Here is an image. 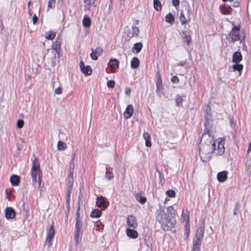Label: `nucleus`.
<instances>
[{
    "instance_id": "39",
    "label": "nucleus",
    "mask_w": 251,
    "mask_h": 251,
    "mask_svg": "<svg viewBox=\"0 0 251 251\" xmlns=\"http://www.w3.org/2000/svg\"><path fill=\"white\" fill-rule=\"evenodd\" d=\"M179 19V21L182 25H183V24H185L186 23L187 21L186 20V18L184 15L183 12H180Z\"/></svg>"
},
{
    "instance_id": "28",
    "label": "nucleus",
    "mask_w": 251,
    "mask_h": 251,
    "mask_svg": "<svg viewBox=\"0 0 251 251\" xmlns=\"http://www.w3.org/2000/svg\"><path fill=\"white\" fill-rule=\"evenodd\" d=\"M82 23H83V26L86 27H88L90 26V25H91V19L87 16H85L84 17Z\"/></svg>"
},
{
    "instance_id": "55",
    "label": "nucleus",
    "mask_w": 251,
    "mask_h": 251,
    "mask_svg": "<svg viewBox=\"0 0 251 251\" xmlns=\"http://www.w3.org/2000/svg\"><path fill=\"white\" fill-rule=\"evenodd\" d=\"M185 235H186V237L188 238L190 234V230L189 228H187L186 226L185 227V232H184Z\"/></svg>"
},
{
    "instance_id": "52",
    "label": "nucleus",
    "mask_w": 251,
    "mask_h": 251,
    "mask_svg": "<svg viewBox=\"0 0 251 251\" xmlns=\"http://www.w3.org/2000/svg\"><path fill=\"white\" fill-rule=\"evenodd\" d=\"M125 94L127 96H129L131 94V89L129 87H126L125 89Z\"/></svg>"
},
{
    "instance_id": "56",
    "label": "nucleus",
    "mask_w": 251,
    "mask_h": 251,
    "mask_svg": "<svg viewBox=\"0 0 251 251\" xmlns=\"http://www.w3.org/2000/svg\"><path fill=\"white\" fill-rule=\"evenodd\" d=\"M38 20V17L35 15H34L32 18L33 24L35 25L37 22Z\"/></svg>"
},
{
    "instance_id": "23",
    "label": "nucleus",
    "mask_w": 251,
    "mask_h": 251,
    "mask_svg": "<svg viewBox=\"0 0 251 251\" xmlns=\"http://www.w3.org/2000/svg\"><path fill=\"white\" fill-rule=\"evenodd\" d=\"M74 184L73 176L68 175L67 178V191H72L73 190Z\"/></svg>"
},
{
    "instance_id": "18",
    "label": "nucleus",
    "mask_w": 251,
    "mask_h": 251,
    "mask_svg": "<svg viewBox=\"0 0 251 251\" xmlns=\"http://www.w3.org/2000/svg\"><path fill=\"white\" fill-rule=\"evenodd\" d=\"M242 59V55L240 52L236 51L232 55V62L235 63H239Z\"/></svg>"
},
{
    "instance_id": "40",
    "label": "nucleus",
    "mask_w": 251,
    "mask_h": 251,
    "mask_svg": "<svg viewBox=\"0 0 251 251\" xmlns=\"http://www.w3.org/2000/svg\"><path fill=\"white\" fill-rule=\"evenodd\" d=\"M166 195L170 198H175L176 196V192L173 190H168L166 192Z\"/></svg>"
},
{
    "instance_id": "31",
    "label": "nucleus",
    "mask_w": 251,
    "mask_h": 251,
    "mask_svg": "<svg viewBox=\"0 0 251 251\" xmlns=\"http://www.w3.org/2000/svg\"><path fill=\"white\" fill-rule=\"evenodd\" d=\"M232 68L234 71H238L239 73V74L241 75V72L243 68V66L239 63H237L232 66Z\"/></svg>"
},
{
    "instance_id": "44",
    "label": "nucleus",
    "mask_w": 251,
    "mask_h": 251,
    "mask_svg": "<svg viewBox=\"0 0 251 251\" xmlns=\"http://www.w3.org/2000/svg\"><path fill=\"white\" fill-rule=\"evenodd\" d=\"M205 113H206L204 116V125L205 126H206L207 123H208V120L209 119V118L210 117V115L208 113L207 109H206Z\"/></svg>"
},
{
    "instance_id": "48",
    "label": "nucleus",
    "mask_w": 251,
    "mask_h": 251,
    "mask_svg": "<svg viewBox=\"0 0 251 251\" xmlns=\"http://www.w3.org/2000/svg\"><path fill=\"white\" fill-rule=\"evenodd\" d=\"M105 177L108 179H111L113 177V175L111 172L106 171L105 173Z\"/></svg>"
},
{
    "instance_id": "37",
    "label": "nucleus",
    "mask_w": 251,
    "mask_h": 251,
    "mask_svg": "<svg viewBox=\"0 0 251 251\" xmlns=\"http://www.w3.org/2000/svg\"><path fill=\"white\" fill-rule=\"evenodd\" d=\"M245 169L248 174L251 172V161H247L245 163Z\"/></svg>"
},
{
    "instance_id": "33",
    "label": "nucleus",
    "mask_w": 251,
    "mask_h": 251,
    "mask_svg": "<svg viewBox=\"0 0 251 251\" xmlns=\"http://www.w3.org/2000/svg\"><path fill=\"white\" fill-rule=\"evenodd\" d=\"M163 86L162 84V80L160 76H158L157 77V80L156 81V92L158 93L159 90L162 89Z\"/></svg>"
},
{
    "instance_id": "58",
    "label": "nucleus",
    "mask_w": 251,
    "mask_h": 251,
    "mask_svg": "<svg viewBox=\"0 0 251 251\" xmlns=\"http://www.w3.org/2000/svg\"><path fill=\"white\" fill-rule=\"evenodd\" d=\"M52 2H53L54 3L55 2V0H49V1L48 2V8H51V3Z\"/></svg>"
},
{
    "instance_id": "4",
    "label": "nucleus",
    "mask_w": 251,
    "mask_h": 251,
    "mask_svg": "<svg viewBox=\"0 0 251 251\" xmlns=\"http://www.w3.org/2000/svg\"><path fill=\"white\" fill-rule=\"evenodd\" d=\"M79 210L80 205L79 204L76 214L75 224L74 230V239L75 240V244L76 246H77L81 241L83 234V230L82 228V223L80 220Z\"/></svg>"
},
{
    "instance_id": "36",
    "label": "nucleus",
    "mask_w": 251,
    "mask_h": 251,
    "mask_svg": "<svg viewBox=\"0 0 251 251\" xmlns=\"http://www.w3.org/2000/svg\"><path fill=\"white\" fill-rule=\"evenodd\" d=\"M153 0V7L157 11H159L161 9V4L159 0Z\"/></svg>"
},
{
    "instance_id": "15",
    "label": "nucleus",
    "mask_w": 251,
    "mask_h": 251,
    "mask_svg": "<svg viewBox=\"0 0 251 251\" xmlns=\"http://www.w3.org/2000/svg\"><path fill=\"white\" fill-rule=\"evenodd\" d=\"M127 224L129 226L136 228L137 226V223L135 216L129 215L127 218Z\"/></svg>"
},
{
    "instance_id": "51",
    "label": "nucleus",
    "mask_w": 251,
    "mask_h": 251,
    "mask_svg": "<svg viewBox=\"0 0 251 251\" xmlns=\"http://www.w3.org/2000/svg\"><path fill=\"white\" fill-rule=\"evenodd\" d=\"M71 192H72V191H67V198L66 201L68 203H69L70 202Z\"/></svg>"
},
{
    "instance_id": "25",
    "label": "nucleus",
    "mask_w": 251,
    "mask_h": 251,
    "mask_svg": "<svg viewBox=\"0 0 251 251\" xmlns=\"http://www.w3.org/2000/svg\"><path fill=\"white\" fill-rule=\"evenodd\" d=\"M136 200L141 204H144L147 201L146 197L142 196L141 194L137 193L135 195Z\"/></svg>"
},
{
    "instance_id": "1",
    "label": "nucleus",
    "mask_w": 251,
    "mask_h": 251,
    "mask_svg": "<svg viewBox=\"0 0 251 251\" xmlns=\"http://www.w3.org/2000/svg\"><path fill=\"white\" fill-rule=\"evenodd\" d=\"M225 152L224 144L218 142L216 145V141L209 133H203L200 141L199 147L200 155L201 158L209 159L212 153L216 155H221Z\"/></svg>"
},
{
    "instance_id": "35",
    "label": "nucleus",
    "mask_w": 251,
    "mask_h": 251,
    "mask_svg": "<svg viewBox=\"0 0 251 251\" xmlns=\"http://www.w3.org/2000/svg\"><path fill=\"white\" fill-rule=\"evenodd\" d=\"M182 101H183V99H182V97L179 95H176V98L175 99V102H176V105L178 107L182 106Z\"/></svg>"
},
{
    "instance_id": "14",
    "label": "nucleus",
    "mask_w": 251,
    "mask_h": 251,
    "mask_svg": "<svg viewBox=\"0 0 251 251\" xmlns=\"http://www.w3.org/2000/svg\"><path fill=\"white\" fill-rule=\"evenodd\" d=\"M184 41L186 42L188 45L191 44V37L190 34L186 30H183L180 33Z\"/></svg>"
},
{
    "instance_id": "7",
    "label": "nucleus",
    "mask_w": 251,
    "mask_h": 251,
    "mask_svg": "<svg viewBox=\"0 0 251 251\" xmlns=\"http://www.w3.org/2000/svg\"><path fill=\"white\" fill-rule=\"evenodd\" d=\"M106 198L103 196L98 197L96 199V205L101 210H105L109 205V202L105 201Z\"/></svg>"
},
{
    "instance_id": "9",
    "label": "nucleus",
    "mask_w": 251,
    "mask_h": 251,
    "mask_svg": "<svg viewBox=\"0 0 251 251\" xmlns=\"http://www.w3.org/2000/svg\"><path fill=\"white\" fill-rule=\"evenodd\" d=\"M79 67L81 72L85 75L88 76L91 75L92 73V69L91 66L89 65L85 66L84 62L82 61H81L79 64Z\"/></svg>"
},
{
    "instance_id": "22",
    "label": "nucleus",
    "mask_w": 251,
    "mask_h": 251,
    "mask_svg": "<svg viewBox=\"0 0 251 251\" xmlns=\"http://www.w3.org/2000/svg\"><path fill=\"white\" fill-rule=\"evenodd\" d=\"M142 47L143 45L141 42L136 43L132 48V51L136 53H138L142 50Z\"/></svg>"
},
{
    "instance_id": "63",
    "label": "nucleus",
    "mask_w": 251,
    "mask_h": 251,
    "mask_svg": "<svg viewBox=\"0 0 251 251\" xmlns=\"http://www.w3.org/2000/svg\"><path fill=\"white\" fill-rule=\"evenodd\" d=\"M222 0L224 1H233L234 0Z\"/></svg>"
},
{
    "instance_id": "43",
    "label": "nucleus",
    "mask_w": 251,
    "mask_h": 251,
    "mask_svg": "<svg viewBox=\"0 0 251 251\" xmlns=\"http://www.w3.org/2000/svg\"><path fill=\"white\" fill-rule=\"evenodd\" d=\"M115 82L113 80H109L107 82V86L109 88H113L114 87Z\"/></svg>"
},
{
    "instance_id": "2",
    "label": "nucleus",
    "mask_w": 251,
    "mask_h": 251,
    "mask_svg": "<svg viewBox=\"0 0 251 251\" xmlns=\"http://www.w3.org/2000/svg\"><path fill=\"white\" fill-rule=\"evenodd\" d=\"M156 220L161 225L164 231L171 230L175 226V221L169 215L165 214L163 208H160L157 212Z\"/></svg>"
},
{
    "instance_id": "49",
    "label": "nucleus",
    "mask_w": 251,
    "mask_h": 251,
    "mask_svg": "<svg viewBox=\"0 0 251 251\" xmlns=\"http://www.w3.org/2000/svg\"><path fill=\"white\" fill-rule=\"evenodd\" d=\"M24 122L22 120H19L17 122V126L19 128H21L24 126Z\"/></svg>"
},
{
    "instance_id": "53",
    "label": "nucleus",
    "mask_w": 251,
    "mask_h": 251,
    "mask_svg": "<svg viewBox=\"0 0 251 251\" xmlns=\"http://www.w3.org/2000/svg\"><path fill=\"white\" fill-rule=\"evenodd\" d=\"M172 4L176 7L179 5V0H172Z\"/></svg>"
},
{
    "instance_id": "21",
    "label": "nucleus",
    "mask_w": 251,
    "mask_h": 251,
    "mask_svg": "<svg viewBox=\"0 0 251 251\" xmlns=\"http://www.w3.org/2000/svg\"><path fill=\"white\" fill-rule=\"evenodd\" d=\"M108 66L111 70L116 69L119 67L118 61L116 59H111L108 63Z\"/></svg>"
},
{
    "instance_id": "54",
    "label": "nucleus",
    "mask_w": 251,
    "mask_h": 251,
    "mask_svg": "<svg viewBox=\"0 0 251 251\" xmlns=\"http://www.w3.org/2000/svg\"><path fill=\"white\" fill-rule=\"evenodd\" d=\"M240 2L239 0L235 1L233 2V4L232 5V6L233 7H238L240 6Z\"/></svg>"
},
{
    "instance_id": "42",
    "label": "nucleus",
    "mask_w": 251,
    "mask_h": 251,
    "mask_svg": "<svg viewBox=\"0 0 251 251\" xmlns=\"http://www.w3.org/2000/svg\"><path fill=\"white\" fill-rule=\"evenodd\" d=\"M240 208V203L239 202H236L235 204V207L234 209V215H237V212L239 210Z\"/></svg>"
},
{
    "instance_id": "24",
    "label": "nucleus",
    "mask_w": 251,
    "mask_h": 251,
    "mask_svg": "<svg viewBox=\"0 0 251 251\" xmlns=\"http://www.w3.org/2000/svg\"><path fill=\"white\" fill-rule=\"evenodd\" d=\"M143 137L146 141V146L147 147H150L151 146V135L148 132H145L143 134Z\"/></svg>"
},
{
    "instance_id": "8",
    "label": "nucleus",
    "mask_w": 251,
    "mask_h": 251,
    "mask_svg": "<svg viewBox=\"0 0 251 251\" xmlns=\"http://www.w3.org/2000/svg\"><path fill=\"white\" fill-rule=\"evenodd\" d=\"M204 222H202L199 228L197 229L196 232L195 234V237L194 239H199L202 240L203 237V233L204 231Z\"/></svg>"
},
{
    "instance_id": "57",
    "label": "nucleus",
    "mask_w": 251,
    "mask_h": 251,
    "mask_svg": "<svg viewBox=\"0 0 251 251\" xmlns=\"http://www.w3.org/2000/svg\"><path fill=\"white\" fill-rule=\"evenodd\" d=\"M240 43L242 44V48L243 50H246L247 49L246 45L245 44V40L243 42L240 41Z\"/></svg>"
},
{
    "instance_id": "34",
    "label": "nucleus",
    "mask_w": 251,
    "mask_h": 251,
    "mask_svg": "<svg viewBox=\"0 0 251 251\" xmlns=\"http://www.w3.org/2000/svg\"><path fill=\"white\" fill-rule=\"evenodd\" d=\"M57 146L58 150L59 151H63L67 148L66 144L61 141L58 142Z\"/></svg>"
},
{
    "instance_id": "13",
    "label": "nucleus",
    "mask_w": 251,
    "mask_h": 251,
    "mask_svg": "<svg viewBox=\"0 0 251 251\" xmlns=\"http://www.w3.org/2000/svg\"><path fill=\"white\" fill-rule=\"evenodd\" d=\"M133 113V107L131 104H129L124 113V117L126 119H129L132 116Z\"/></svg>"
},
{
    "instance_id": "47",
    "label": "nucleus",
    "mask_w": 251,
    "mask_h": 251,
    "mask_svg": "<svg viewBox=\"0 0 251 251\" xmlns=\"http://www.w3.org/2000/svg\"><path fill=\"white\" fill-rule=\"evenodd\" d=\"M171 81L174 83H178L179 80L178 77L177 76L175 75L171 77Z\"/></svg>"
},
{
    "instance_id": "10",
    "label": "nucleus",
    "mask_w": 251,
    "mask_h": 251,
    "mask_svg": "<svg viewBox=\"0 0 251 251\" xmlns=\"http://www.w3.org/2000/svg\"><path fill=\"white\" fill-rule=\"evenodd\" d=\"M54 234V229L53 225L52 224L50 228L48 231L47 236L46 239V242L48 244L49 247L51 245V241L53 239Z\"/></svg>"
},
{
    "instance_id": "16",
    "label": "nucleus",
    "mask_w": 251,
    "mask_h": 251,
    "mask_svg": "<svg viewBox=\"0 0 251 251\" xmlns=\"http://www.w3.org/2000/svg\"><path fill=\"white\" fill-rule=\"evenodd\" d=\"M201 240L193 239L192 251H200Z\"/></svg>"
},
{
    "instance_id": "27",
    "label": "nucleus",
    "mask_w": 251,
    "mask_h": 251,
    "mask_svg": "<svg viewBox=\"0 0 251 251\" xmlns=\"http://www.w3.org/2000/svg\"><path fill=\"white\" fill-rule=\"evenodd\" d=\"M101 212L97 209H95L92 210L90 214V216L92 218H100L101 216Z\"/></svg>"
},
{
    "instance_id": "60",
    "label": "nucleus",
    "mask_w": 251,
    "mask_h": 251,
    "mask_svg": "<svg viewBox=\"0 0 251 251\" xmlns=\"http://www.w3.org/2000/svg\"><path fill=\"white\" fill-rule=\"evenodd\" d=\"M248 151H251V142L249 144Z\"/></svg>"
},
{
    "instance_id": "50",
    "label": "nucleus",
    "mask_w": 251,
    "mask_h": 251,
    "mask_svg": "<svg viewBox=\"0 0 251 251\" xmlns=\"http://www.w3.org/2000/svg\"><path fill=\"white\" fill-rule=\"evenodd\" d=\"M85 3L91 5L95 3V0H84Z\"/></svg>"
},
{
    "instance_id": "19",
    "label": "nucleus",
    "mask_w": 251,
    "mask_h": 251,
    "mask_svg": "<svg viewBox=\"0 0 251 251\" xmlns=\"http://www.w3.org/2000/svg\"><path fill=\"white\" fill-rule=\"evenodd\" d=\"M10 181L13 186H18L20 181V178L17 175H13L10 178Z\"/></svg>"
},
{
    "instance_id": "6",
    "label": "nucleus",
    "mask_w": 251,
    "mask_h": 251,
    "mask_svg": "<svg viewBox=\"0 0 251 251\" xmlns=\"http://www.w3.org/2000/svg\"><path fill=\"white\" fill-rule=\"evenodd\" d=\"M61 41L57 37L54 42H53L52 45V52L54 54V57H56V54L58 55V57H59V53L61 50Z\"/></svg>"
},
{
    "instance_id": "11",
    "label": "nucleus",
    "mask_w": 251,
    "mask_h": 251,
    "mask_svg": "<svg viewBox=\"0 0 251 251\" xmlns=\"http://www.w3.org/2000/svg\"><path fill=\"white\" fill-rule=\"evenodd\" d=\"M16 212L14 209L11 207H6L5 209V217L7 219H13L15 218Z\"/></svg>"
},
{
    "instance_id": "41",
    "label": "nucleus",
    "mask_w": 251,
    "mask_h": 251,
    "mask_svg": "<svg viewBox=\"0 0 251 251\" xmlns=\"http://www.w3.org/2000/svg\"><path fill=\"white\" fill-rule=\"evenodd\" d=\"M167 212L169 213L168 215H169L171 217L173 218V214H174V209L173 206H170L167 208Z\"/></svg>"
},
{
    "instance_id": "46",
    "label": "nucleus",
    "mask_w": 251,
    "mask_h": 251,
    "mask_svg": "<svg viewBox=\"0 0 251 251\" xmlns=\"http://www.w3.org/2000/svg\"><path fill=\"white\" fill-rule=\"evenodd\" d=\"M74 164H70V168L69 169V175L73 176L74 171Z\"/></svg>"
},
{
    "instance_id": "32",
    "label": "nucleus",
    "mask_w": 251,
    "mask_h": 251,
    "mask_svg": "<svg viewBox=\"0 0 251 251\" xmlns=\"http://www.w3.org/2000/svg\"><path fill=\"white\" fill-rule=\"evenodd\" d=\"M222 10L224 14H230L232 12L230 6L228 5H224Z\"/></svg>"
},
{
    "instance_id": "38",
    "label": "nucleus",
    "mask_w": 251,
    "mask_h": 251,
    "mask_svg": "<svg viewBox=\"0 0 251 251\" xmlns=\"http://www.w3.org/2000/svg\"><path fill=\"white\" fill-rule=\"evenodd\" d=\"M55 34L51 32H47L46 33V38L49 40H52L55 38Z\"/></svg>"
},
{
    "instance_id": "12",
    "label": "nucleus",
    "mask_w": 251,
    "mask_h": 251,
    "mask_svg": "<svg viewBox=\"0 0 251 251\" xmlns=\"http://www.w3.org/2000/svg\"><path fill=\"white\" fill-rule=\"evenodd\" d=\"M92 52L90 53V57L94 60H97L98 56L101 55L103 51V49L100 47L97 48L95 51L92 48Z\"/></svg>"
},
{
    "instance_id": "61",
    "label": "nucleus",
    "mask_w": 251,
    "mask_h": 251,
    "mask_svg": "<svg viewBox=\"0 0 251 251\" xmlns=\"http://www.w3.org/2000/svg\"><path fill=\"white\" fill-rule=\"evenodd\" d=\"M28 13H29V15L30 16H31V15H32V14H31V12H30V9H28Z\"/></svg>"
},
{
    "instance_id": "64",
    "label": "nucleus",
    "mask_w": 251,
    "mask_h": 251,
    "mask_svg": "<svg viewBox=\"0 0 251 251\" xmlns=\"http://www.w3.org/2000/svg\"><path fill=\"white\" fill-rule=\"evenodd\" d=\"M169 201V199H168L167 198H166L164 201V203H165L166 202V201Z\"/></svg>"
},
{
    "instance_id": "3",
    "label": "nucleus",
    "mask_w": 251,
    "mask_h": 251,
    "mask_svg": "<svg viewBox=\"0 0 251 251\" xmlns=\"http://www.w3.org/2000/svg\"><path fill=\"white\" fill-rule=\"evenodd\" d=\"M31 175L32 176L33 185L35 186L38 184V187L40 188L41 185L42 173L40 169V164L37 159L35 158L32 162Z\"/></svg>"
},
{
    "instance_id": "20",
    "label": "nucleus",
    "mask_w": 251,
    "mask_h": 251,
    "mask_svg": "<svg viewBox=\"0 0 251 251\" xmlns=\"http://www.w3.org/2000/svg\"><path fill=\"white\" fill-rule=\"evenodd\" d=\"M127 235L132 238L135 239L137 238L138 234L136 230L131 229L130 228H127L126 230Z\"/></svg>"
},
{
    "instance_id": "62",
    "label": "nucleus",
    "mask_w": 251,
    "mask_h": 251,
    "mask_svg": "<svg viewBox=\"0 0 251 251\" xmlns=\"http://www.w3.org/2000/svg\"><path fill=\"white\" fill-rule=\"evenodd\" d=\"M30 3H31V2L30 1H29L28 3H27V6H28V7H29L30 5Z\"/></svg>"
},
{
    "instance_id": "59",
    "label": "nucleus",
    "mask_w": 251,
    "mask_h": 251,
    "mask_svg": "<svg viewBox=\"0 0 251 251\" xmlns=\"http://www.w3.org/2000/svg\"><path fill=\"white\" fill-rule=\"evenodd\" d=\"M185 64H186V62L185 61H182V62H180L178 63L177 64V66H185Z\"/></svg>"
},
{
    "instance_id": "45",
    "label": "nucleus",
    "mask_w": 251,
    "mask_h": 251,
    "mask_svg": "<svg viewBox=\"0 0 251 251\" xmlns=\"http://www.w3.org/2000/svg\"><path fill=\"white\" fill-rule=\"evenodd\" d=\"M55 94L60 95L62 93V88L61 86H58L54 90Z\"/></svg>"
},
{
    "instance_id": "5",
    "label": "nucleus",
    "mask_w": 251,
    "mask_h": 251,
    "mask_svg": "<svg viewBox=\"0 0 251 251\" xmlns=\"http://www.w3.org/2000/svg\"><path fill=\"white\" fill-rule=\"evenodd\" d=\"M233 25L231 31L228 34V37L231 39L232 43L235 42L239 41L243 42L245 40V34L243 33V35L240 34V25H235L233 22L232 23Z\"/></svg>"
},
{
    "instance_id": "29",
    "label": "nucleus",
    "mask_w": 251,
    "mask_h": 251,
    "mask_svg": "<svg viewBox=\"0 0 251 251\" xmlns=\"http://www.w3.org/2000/svg\"><path fill=\"white\" fill-rule=\"evenodd\" d=\"M132 32L131 36H129V38H131L134 36L137 37L139 36L140 31L139 28L136 26H134V25H133L132 27Z\"/></svg>"
},
{
    "instance_id": "26",
    "label": "nucleus",
    "mask_w": 251,
    "mask_h": 251,
    "mask_svg": "<svg viewBox=\"0 0 251 251\" xmlns=\"http://www.w3.org/2000/svg\"><path fill=\"white\" fill-rule=\"evenodd\" d=\"M140 61L139 59L136 57H133L131 61V67L133 69H136L139 65Z\"/></svg>"
},
{
    "instance_id": "17",
    "label": "nucleus",
    "mask_w": 251,
    "mask_h": 251,
    "mask_svg": "<svg viewBox=\"0 0 251 251\" xmlns=\"http://www.w3.org/2000/svg\"><path fill=\"white\" fill-rule=\"evenodd\" d=\"M227 176V172L226 171H224L218 173L217 177L219 182H223L226 180Z\"/></svg>"
},
{
    "instance_id": "30",
    "label": "nucleus",
    "mask_w": 251,
    "mask_h": 251,
    "mask_svg": "<svg viewBox=\"0 0 251 251\" xmlns=\"http://www.w3.org/2000/svg\"><path fill=\"white\" fill-rule=\"evenodd\" d=\"M175 20L174 16L171 13H169L165 17V21L166 22L172 24Z\"/></svg>"
}]
</instances>
